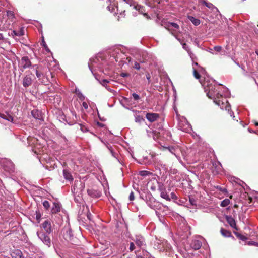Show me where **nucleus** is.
<instances>
[{
    "label": "nucleus",
    "mask_w": 258,
    "mask_h": 258,
    "mask_svg": "<svg viewBox=\"0 0 258 258\" xmlns=\"http://www.w3.org/2000/svg\"><path fill=\"white\" fill-rule=\"evenodd\" d=\"M32 67L35 69L36 75L38 80L43 84L47 85L49 83L47 75V68L42 65L35 64Z\"/></svg>",
    "instance_id": "1"
},
{
    "label": "nucleus",
    "mask_w": 258,
    "mask_h": 258,
    "mask_svg": "<svg viewBox=\"0 0 258 258\" xmlns=\"http://www.w3.org/2000/svg\"><path fill=\"white\" fill-rule=\"evenodd\" d=\"M225 109L227 111V116H226V121L229 124L232 125L238 122V120L235 118L234 113L231 110V107L229 104L225 106Z\"/></svg>",
    "instance_id": "2"
},
{
    "label": "nucleus",
    "mask_w": 258,
    "mask_h": 258,
    "mask_svg": "<svg viewBox=\"0 0 258 258\" xmlns=\"http://www.w3.org/2000/svg\"><path fill=\"white\" fill-rule=\"evenodd\" d=\"M37 234L44 244L46 245L48 247L50 246L51 239L49 236L46 235L43 232H37Z\"/></svg>",
    "instance_id": "3"
},
{
    "label": "nucleus",
    "mask_w": 258,
    "mask_h": 258,
    "mask_svg": "<svg viewBox=\"0 0 258 258\" xmlns=\"http://www.w3.org/2000/svg\"><path fill=\"white\" fill-rule=\"evenodd\" d=\"M31 66V62L28 56H24L21 58L20 68L25 69L30 68Z\"/></svg>",
    "instance_id": "4"
},
{
    "label": "nucleus",
    "mask_w": 258,
    "mask_h": 258,
    "mask_svg": "<svg viewBox=\"0 0 258 258\" xmlns=\"http://www.w3.org/2000/svg\"><path fill=\"white\" fill-rule=\"evenodd\" d=\"M206 92L208 98L210 99L214 98L216 94L219 95V93H216L215 86L212 84L210 85V88L206 89Z\"/></svg>",
    "instance_id": "5"
},
{
    "label": "nucleus",
    "mask_w": 258,
    "mask_h": 258,
    "mask_svg": "<svg viewBox=\"0 0 258 258\" xmlns=\"http://www.w3.org/2000/svg\"><path fill=\"white\" fill-rule=\"evenodd\" d=\"M147 119L150 121V122H153L157 120L159 117V115L157 113H147L146 115Z\"/></svg>",
    "instance_id": "6"
},
{
    "label": "nucleus",
    "mask_w": 258,
    "mask_h": 258,
    "mask_svg": "<svg viewBox=\"0 0 258 258\" xmlns=\"http://www.w3.org/2000/svg\"><path fill=\"white\" fill-rule=\"evenodd\" d=\"M63 237L68 241H72L73 239V233L71 229L67 228L63 230Z\"/></svg>",
    "instance_id": "7"
},
{
    "label": "nucleus",
    "mask_w": 258,
    "mask_h": 258,
    "mask_svg": "<svg viewBox=\"0 0 258 258\" xmlns=\"http://www.w3.org/2000/svg\"><path fill=\"white\" fill-rule=\"evenodd\" d=\"M32 83V78L29 75H26L23 80V86L27 88L30 86Z\"/></svg>",
    "instance_id": "8"
},
{
    "label": "nucleus",
    "mask_w": 258,
    "mask_h": 258,
    "mask_svg": "<svg viewBox=\"0 0 258 258\" xmlns=\"http://www.w3.org/2000/svg\"><path fill=\"white\" fill-rule=\"evenodd\" d=\"M42 227L44 230L48 234H50L52 232L51 223L48 220H45L43 223Z\"/></svg>",
    "instance_id": "9"
},
{
    "label": "nucleus",
    "mask_w": 258,
    "mask_h": 258,
    "mask_svg": "<svg viewBox=\"0 0 258 258\" xmlns=\"http://www.w3.org/2000/svg\"><path fill=\"white\" fill-rule=\"evenodd\" d=\"M31 114L33 117L36 119H39L40 120L42 119L41 112L37 109L33 110L31 111Z\"/></svg>",
    "instance_id": "10"
},
{
    "label": "nucleus",
    "mask_w": 258,
    "mask_h": 258,
    "mask_svg": "<svg viewBox=\"0 0 258 258\" xmlns=\"http://www.w3.org/2000/svg\"><path fill=\"white\" fill-rule=\"evenodd\" d=\"M226 221L228 222V223L230 225V226L231 227H232L236 230L237 229L236 228L235 221L232 217L227 216L226 217Z\"/></svg>",
    "instance_id": "11"
},
{
    "label": "nucleus",
    "mask_w": 258,
    "mask_h": 258,
    "mask_svg": "<svg viewBox=\"0 0 258 258\" xmlns=\"http://www.w3.org/2000/svg\"><path fill=\"white\" fill-rule=\"evenodd\" d=\"M191 246L195 250H198L202 246V242L199 240H194L191 242Z\"/></svg>",
    "instance_id": "12"
},
{
    "label": "nucleus",
    "mask_w": 258,
    "mask_h": 258,
    "mask_svg": "<svg viewBox=\"0 0 258 258\" xmlns=\"http://www.w3.org/2000/svg\"><path fill=\"white\" fill-rule=\"evenodd\" d=\"M0 117L10 122H13L14 120L13 117L8 113L5 114L0 113Z\"/></svg>",
    "instance_id": "13"
},
{
    "label": "nucleus",
    "mask_w": 258,
    "mask_h": 258,
    "mask_svg": "<svg viewBox=\"0 0 258 258\" xmlns=\"http://www.w3.org/2000/svg\"><path fill=\"white\" fill-rule=\"evenodd\" d=\"M63 175L64 177V178L66 180H68L69 181H72L73 180V176L71 173L70 172H69L68 170L64 169L63 171Z\"/></svg>",
    "instance_id": "14"
},
{
    "label": "nucleus",
    "mask_w": 258,
    "mask_h": 258,
    "mask_svg": "<svg viewBox=\"0 0 258 258\" xmlns=\"http://www.w3.org/2000/svg\"><path fill=\"white\" fill-rule=\"evenodd\" d=\"M60 211V206L59 204L53 203V207L51 209V213L52 214H56Z\"/></svg>",
    "instance_id": "15"
},
{
    "label": "nucleus",
    "mask_w": 258,
    "mask_h": 258,
    "mask_svg": "<svg viewBox=\"0 0 258 258\" xmlns=\"http://www.w3.org/2000/svg\"><path fill=\"white\" fill-rule=\"evenodd\" d=\"M134 241L136 245L140 247L143 245L144 242L143 237L140 236H136V239L134 240Z\"/></svg>",
    "instance_id": "16"
},
{
    "label": "nucleus",
    "mask_w": 258,
    "mask_h": 258,
    "mask_svg": "<svg viewBox=\"0 0 258 258\" xmlns=\"http://www.w3.org/2000/svg\"><path fill=\"white\" fill-rule=\"evenodd\" d=\"M12 258H22V253L19 250H15L11 254Z\"/></svg>",
    "instance_id": "17"
},
{
    "label": "nucleus",
    "mask_w": 258,
    "mask_h": 258,
    "mask_svg": "<svg viewBox=\"0 0 258 258\" xmlns=\"http://www.w3.org/2000/svg\"><path fill=\"white\" fill-rule=\"evenodd\" d=\"M24 35V30L23 28H21L19 30H14L12 33V36H21Z\"/></svg>",
    "instance_id": "18"
},
{
    "label": "nucleus",
    "mask_w": 258,
    "mask_h": 258,
    "mask_svg": "<svg viewBox=\"0 0 258 258\" xmlns=\"http://www.w3.org/2000/svg\"><path fill=\"white\" fill-rule=\"evenodd\" d=\"M221 234L225 237H229L231 236V233L223 228H221L220 229Z\"/></svg>",
    "instance_id": "19"
},
{
    "label": "nucleus",
    "mask_w": 258,
    "mask_h": 258,
    "mask_svg": "<svg viewBox=\"0 0 258 258\" xmlns=\"http://www.w3.org/2000/svg\"><path fill=\"white\" fill-rule=\"evenodd\" d=\"M200 82L204 87L205 92L206 89H207V88H210V85L212 84V83H210V81L208 80H205V79L203 80H200Z\"/></svg>",
    "instance_id": "20"
},
{
    "label": "nucleus",
    "mask_w": 258,
    "mask_h": 258,
    "mask_svg": "<svg viewBox=\"0 0 258 258\" xmlns=\"http://www.w3.org/2000/svg\"><path fill=\"white\" fill-rule=\"evenodd\" d=\"M188 18L195 25L198 26L200 24V20L199 19H196L191 16H189Z\"/></svg>",
    "instance_id": "21"
},
{
    "label": "nucleus",
    "mask_w": 258,
    "mask_h": 258,
    "mask_svg": "<svg viewBox=\"0 0 258 258\" xmlns=\"http://www.w3.org/2000/svg\"><path fill=\"white\" fill-rule=\"evenodd\" d=\"M70 114V115L72 116V120L70 121L68 123L73 124L75 123L77 120V116L75 111H71Z\"/></svg>",
    "instance_id": "22"
},
{
    "label": "nucleus",
    "mask_w": 258,
    "mask_h": 258,
    "mask_svg": "<svg viewBox=\"0 0 258 258\" xmlns=\"http://www.w3.org/2000/svg\"><path fill=\"white\" fill-rule=\"evenodd\" d=\"M87 192L89 195L92 197H99L100 196L99 192L92 189L88 190Z\"/></svg>",
    "instance_id": "23"
},
{
    "label": "nucleus",
    "mask_w": 258,
    "mask_h": 258,
    "mask_svg": "<svg viewBox=\"0 0 258 258\" xmlns=\"http://www.w3.org/2000/svg\"><path fill=\"white\" fill-rule=\"evenodd\" d=\"M161 197L166 200L167 201H170V198L169 197V196L167 194L166 191L165 190H163L161 191Z\"/></svg>",
    "instance_id": "24"
},
{
    "label": "nucleus",
    "mask_w": 258,
    "mask_h": 258,
    "mask_svg": "<svg viewBox=\"0 0 258 258\" xmlns=\"http://www.w3.org/2000/svg\"><path fill=\"white\" fill-rule=\"evenodd\" d=\"M193 75L194 77L196 79H198L199 81L200 80H202L201 75L194 68H193Z\"/></svg>",
    "instance_id": "25"
},
{
    "label": "nucleus",
    "mask_w": 258,
    "mask_h": 258,
    "mask_svg": "<svg viewBox=\"0 0 258 258\" xmlns=\"http://www.w3.org/2000/svg\"><path fill=\"white\" fill-rule=\"evenodd\" d=\"M202 3L205 5L207 7H208V8L209 9H211L212 10H213V9L214 8H216L217 9L212 3H209V2H207L206 1H203L202 2Z\"/></svg>",
    "instance_id": "26"
},
{
    "label": "nucleus",
    "mask_w": 258,
    "mask_h": 258,
    "mask_svg": "<svg viewBox=\"0 0 258 258\" xmlns=\"http://www.w3.org/2000/svg\"><path fill=\"white\" fill-rule=\"evenodd\" d=\"M229 204H230V200L228 199H226L221 202V203L220 204V206L221 207H226L227 206H228Z\"/></svg>",
    "instance_id": "27"
},
{
    "label": "nucleus",
    "mask_w": 258,
    "mask_h": 258,
    "mask_svg": "<svg viewBox=\"0 0 258 258\" xmlns=\"http://www.w3.org/2000/svg\"><path fill=\"white\" fill-rule=\"evenodd\" d=\"M170 26L174 27V28H175L177 29H179V26L177 23H174V22L169 23L168 24L166 27H167L169 28Z\"/></svg>",
    "instance_id": "28"
},
{
    "label": "nucleus",
    "mask_w": 258,
    "mask_h": 258,
    "mask_svg": "<svg viewBox=\"0 0 258 258\" xmlns=\"http://www.w3.org/2000/svg\"><path fill=\"white\" fill-rule=\"evenodd\" d=\"M150 174V172L148 171L143 170L139 172V175L142 176H146Z\"/></svg>",
    "instance_id": "29"
},
{
    "label": "nucleus",
    "mask_w": 258,
    "mask_h": 258,
    "mask_svg": "<svg viewBox=\"0 0 258 258\" xmlns=\"http://www.w3.org/2000/svg\"><path fill=\"white\" fill-rule=\"evenodd\" d=\"M165 27L171 34L172 35L175 37H176L177 35L176 34V31L174 30L171 29L167 27Z\"/></svg>",
    "instance_id": "30"
},
{
    "label": "nucleus",
    "mask_w": 258,
    "mask_h": 258,
    "mask_svg": "<svg viewBox=\"0 0 258 258\" xmlns=\"http://www.w3.org/2000/svg\"><path fill=\"white\" fill-rule=\"evenodd\" d=\"M235 234L237 237H238L239 239H240L242 240H245L247 239V238L245 236H244L241 234H239L238 233H235Z\"/></svg>",
    "instance_id": "31"
},
{
    "label": "nucleus",
    "mask_w": 258,
    "mask_h": 258,
    "mask_svg": "<svg viewBox=\"0 0 258 258\" xmlns=\"http://www.w3.org/2000/svg\"><path fill=\"white\" fill-rule=\"evenodd\" d=\"M43 205L44 206V207L48 210L49 207H50V204H49V203L48 201H44L43 202Z\"/></svg>",
    "instance_id": "32"
},
{
    "label": "nucleus",
    "mask_w": 258,
    "mask_h": 258,
    "mask_svg": "<svg viewBox=\"0 0 258 258\" xmlns=\"http://www.w3.org/2000/svg\"><path fill=\"white\" fill-rule=\"evenodd\" d=\"M7 15L10 19H13L14 18V14L13 12L11 11H8L7 12Z\"/></svg>",
    "instance_id": "33"
},
{
    "label": "nucleus",
    "mask_w": 258,
    "mask_h": 258,
    "mask_svg": "<svg viewBox=\"0 0 258 258\" xmlns=\"http://www.w3.org/2000/svg\"><path fill=\"white\" fill-rule=\"evenodd\" d=\"M41 214L39 212L36 211V219L38 221V222H39L40 220L41 219Z\"/></svg>",
    "instance_id": "34"
},
{
    "label": "nucleus",
    "mask_w": 258,
    "mask_h": 258,
    "mask_svg": "<svg viewBox=\"0 0 258 258\" xmlns=\"http://www.w3.org/2000/svg\"><path fill=\"white\" fill-rule=\"evenodd\" d=\"M132 96L135 100H138L140 99L139 95L135 93H133Z\"/></svg>",
    "instance_id": "35"
},
{
    "label": "nucleus",
    "mask_w": 258,
    "mask_h": 258,
    "mask_svg": "<svg viewBox=\"0 0 258 258\" xmlns=\"http://www.w3.org/2000/svg\"><path fill=\"white\" fill-rule=\"evenodd\" d=\"M133 67L137 70H139L140 69V65L138 62H135Z\"/></svg>",
    "instance_id": "36"
},
{
    "label": "nucleus",
    "mask_w": 258,
    "mask_h": 258,
    "mask_svg": "<svg viewBox=\"0 0 258 258\" xmlns=\"http://www.w3.org/2000/svg\"><path fill=\"white\" fill-rule=\"evenodd\" d=\"M189 202L192 205H197V201L194 198H189Z\"/></svg>",
    "instance_id": "37"
},
{
    "label": "nucleus",
    "mask_w": 258,
    "mask_h": 258,
    "mask_svg": "<svg viewBox=\"0 0 258 258\" xmlns=\"http://www.w3.org/2000/svg\"><path fill=\"white\" fill-rule=\"evenodd\" d=\"M42 45L45 48V50L48 51V52H49L50 50L46 43V42L43 40V42H42Z\"/></svg>",
    "instance_id": "38"
},
{
    "label": "nucleus",
    "mask_w": 258,
    "mask_h": 258,
    "mask_svg": "<svg viewBox=\"0 0 258 258\" xmlns=\"http://www.w3.org/2000/svg\"><path fill=\"white\" fill-rule=\"evenodd\" d=\"M135 249V246L133 242L130 243V250L132 251Z\"/></svg>",
    "instance_id": "39"
},
{
    "label": "nucleus",
    "mask_w": 258,
    "mask_h": 258,
    "mask_svg": "<svg viewBox=\"0 0 258 258\" xmlns=\"http://www.w3.org/2000/svg\"><path fill=\"white\" fill-rule=\"evenodd\" d=\"M78 97L81 100H83L85 99L84 96L80 92L78 94Z\"/></svg>",
    "instance_id": "40"
},
{
    "label": "nucleus",
    "mask_w": 258,
    "mask_h": 258,
    "mask_svg": "<svg viewBox=\"0 0 258 258\" xmlns=\"http://www.w3.org/2000/svg\"><path fill=\"white\" fill-rule=\"evenodd\" d=\"M214 49L217 52H220L222 49V47L220 46H216L214 47Z\"/></svg>",
    "instance_id": "41"
},
{
    "label": "nucleus",
    "mask_w": 258,
    "mask_h": 258,
    "mask_svg": "<svg viewBox=\"0 0 258 258\" xmlns=\"http://www.w3.org/2000/svg\"><path fill=\"white\" fill-rule=\"evenodd\" d=\"M120 76L122 77H128L130 76V74L128 73H120Z\"/></svg>",
    "instance_id": "42"
},
{
    "label": "nucleus",
    "mask_w": 258,
    "mask_h": 258,
    "mask_svg": "<svg viewBox=\"0 0 258 258\" xmlns=\"http://www.w3.org/2000/svg\"><path fill=\"white\" fill-rule=\"evenodd\" d=\"M135 199V197H134V192L133 191H132L130 194V196H129V199L130 201H133Z\"/></svg>",
    "instance_id": "43"
},
{
    "label": "nucleus",
    "mask_w": 258,
    "mask_h": 258,
    "mask_svg": "<svg viewBox=\"0 0 258 258\" xmlns=\"http://www.w3.org/2000/svg\"><path fill=\"white\" fill-rule=\"evenodd\" d=\"M146 78L148 80V83H150V81H151V80H150V78H151V76L150 75V74L149 73H147L146 74Z\"/></svg>",
    "instance_id": "44"
},
{
    "label": "nucleus",
    "mask_w": 258,
    "mask_h": 258,
    "mask_svg": "<svg viewBox=\"0 0 258 258\" xmlns=\"http://www.w3.org/2000/svg\"><path fill=\"white\" fill-rule=\"evenodd\" d=\"M248 245H252L258 246L257 243L256 242H254V241H249V242H248Z\"/></svg>",
    "instance_id": "45"
},
{
    "label": "nucleus",
    "mask_w": 258,
    "mask_h": 258,
    "mask_svg": "<svg viewBox=\"0 0 258 258\" xmlns=\"http://www.w3.org/2000/svg\"><path fill=\"white\" fill-rule=\"evenodd\" d=\"M82 106L86 109H87L88 108V104L86 102H83L82 103Z\"/></svg>",
    "instance_id": "46"
},
{
    "label": "nucleus",
    "mask_w": 258,
    "mask_h": 258,
    "mask_svg": "<svg viewBox=\"0 0 258 258\" xmlns=\"http://www.w3.org/2000/svg\"><path fill=\"white\" fill-rule=\"evenodd\" d=\"M181 44L182 45L183 48L187 50V47L186 44L185 43L182 42Z\"/></svg>",
    "instance_id": "47"
},
{
    "label": "nucleus",
    "mask_w": 258,
    "mask_h": 258,
    "mask_svg": "<svg viewBox=\"0 0 258 258\" xmlns=\"http://www.w3.org/2000/svg\"><path fill=\"white\" fill-rule=\"evenodd\" d=\"M171 197L173 198V199H176V195L174 193V192H172L171 194Z\"/></svg>",
    "instance_id": "48"
},
{
    "label": "nucleus",
    "mask_w": 258,
    "mask_h": 258,
    "mask_svg": "<svg viewBox=\"0 0 258 258\" xmlns=\"http://www.w3.org/2000/svg\"><path fill=\"white\" fill-rule=\"evenodd\" d=\"M109 82L107 80H103V85H104L105 84H106L107 83H108Z\"/></svg>",
    "instance_id": "49"
},
{
    "label": "nucleus",
    "mask_w": 258,
    "mask_h": 258,
    "mask_svg": "<svg viewBox=\"0 0 258 258\" xmlns=\"http://www.w3.org/2000/svg\"><path fill=\"white\" fill-rule=\"evenodd\" d=\"M175 38H176V39L178 41H179L180 42V43H181V44L183 42L181 41V40L177 37V36H176V37H175Z\"/></svg>",
    "instance_id": "50"
},
{
    "label": "nucleus",
    "mask_w": 258,
    "mask_h": 258,
    "mask_svg": "<svg viewBox=\"0 0 258 258\" xmlns=\"http://www.w3.org/2000/svg\"><path fill=\"white\" fill-rule=\"evenodd\" d=\"M248 199H249V203H251V201H252V198H251V197H248Z\"/></svg>",
    "instance_id": "51"
},
{
    "label": "nucleus",
    "mask_w": 258,
    "mask_h": 258,
    "mask_svg": "<svg viewBox=\"0 0 258 258\" xmlns=\"http://www.w3.org/2000/svg\"><path fill=\"white\" fill-rule=\"evenodd\" d=\"M234 207L235 208H237L238 207V206L237 204H235L234 205Z\"/></svg>",
    "instance_id": "52"
},
{
    "label": "nucleus",
    "mask_w": 258,
    "mask_h": 258,
    "mask_svg": "<svg viewBox=\"0 0 258 258\" xmlns=\"http://www.w3.org/2000/svg\"><path fill=\"white\" fill-rule=\"evenodd\" d=\"M255 125L257 126H258V122H255Z\"/></svg>",
    "instance_id": "53"
},
{
    "label": "nucleus",
    "mask_w": 258,
    "mask_h": 258,
    "mask_svg": "<svg viewBox=\"0 0 258 258\" xmlns=\"http://www.w3.org/2000/svg\"><path fill=\"white\" fill-rule=\"evenodd\" d=\"M127 59L128 60V61L130 62L131 61V58H127Z\"/></svg>",
    "instance_id": "54"
},
{
    "label": "nucleus",
    "mask_w": 258,
    "mask_h": 258,
    "mask_svg": "<svg viewBox=\"0 0 258 258\" xmlns=\"http://www.w3.org/2000/svg\"><path fill=\"white\" fill-rule=\"evenodd\" d=\"M255 53L257 54V55H258V50L255 51Z\"/></svg>",
    "instance_id": "55"
},
{
    "label": "nucleus",
    "mask_w": 258,
    "mask_h": 258,
    "mask_svg": "<svg viewBox=\"0 0 258 258\" xmlns=\"http://www.w3.org/2000/svg\"><path fill=\"white\" fill-rule=\"evenodd\" d=\"M195 64V65H197V66L198 65V63H197V62H196Z\"/></svg>",
    "instance_id": "56"
},
{
    "label": "nucleus",
    "mask_w": 258,
    "mask_h": 258,
    "mask_svg": "<svg viewBox=\"0 0 258 258\" xmlns=\"http://www.w3.org/2000/svg\"><path fill=\"white\" fill-rule=\"evenodd\" d=\"M230 199H232V196H230Z\"/></svg>",
    "instance_id": "57"
},
{
    "label": "nucleus",
    "mask_w": 258,
    "mask_h": 258,
    "mask_svg": "<svg viewBox=\"0 0 258 258\" xmlns=\"http://www.w3.org/2000/svg\"><path fill=\"white\" fill-rule=\"evenodd\" d=\"M257 239H258V234H257Z\"/></svg>",
    "instance_id": "58"
}]
</instances>
